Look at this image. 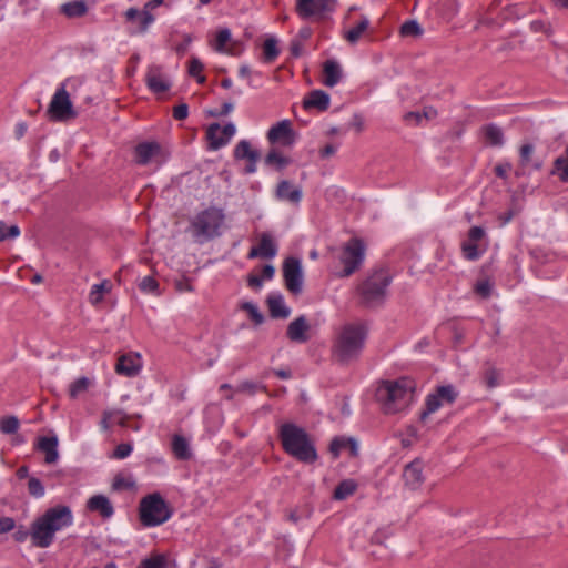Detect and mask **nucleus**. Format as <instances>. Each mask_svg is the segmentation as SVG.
<instances>
[{
	"label": "nucleus",
	"instance_id": "1",
	"mask_svg": "<svg viewBox=\"0 0 568 568\" xmlns=\"http://www.w3.org/2000/svg\"><path fill=\"white\" fill-rule=\"evenodd\" d=\"M414 389V382L406 377L385 381L376 389V399L385 414H397L412 404Z\"/></svg>",
	"mask_w": 568,
	"mask_h": 568
},
{
	"label": "nucleus",
	"instance_id": "2",
	"mask_svg": "<svg viewBox=\"0 0 568 568\" xmlns=\"http://www.w3.org/2000/svg\"><path fill=\"white\" fill-rule=\"evenodd\" d=\"M280 439L284 450L305 464H312L317 459V453L308 434L302 427L285 423L280 427Z\"/></svg>",
	"mask_w": 568,
	"mask_h": 568
},
{
	"label": "nucleus",
	"instance_id": "3",
	"mask_svg": "<svg viewBox=\"0 0 568 568\" xmlns=\"http://www.w3.org/2000/svg\"><path fill=\"white\" fill-rule=\"evenodd\" d=\"M73 524V515L68 506H55L38 518V547H49L57 531Z\"/></svg>",
	"mask_w": 568,
	"mask_h": 568
},
{
	"label": "nucleus",
	"instance_id": "4",
	"mask_svg": "<svg viewBox=\"0 0 568 568\" xmlns=\"http://www.w3.org/2000/svg\"><path fill=\"white\" fill-rule=\"evenodd\" d=\"M366 328L362 324H346L342 327L334 347V356L343 363H347L358 357L364 348L366 339Z\"/></svg>",
	"mask_w": 568,
	"mask_h": 568
},
{
	"label": "nucleus",
	"instance_id": "5",
	"mask_svg": "<svg viewBox=\"0 0 568 568\" xmlns=\"http://www.w3.org/2000/svg\"><path fill=\"white\" fill-rule=\"evenodd\" d=\"M224 219L223 211L217 207H209L200 212L191 222L194 237L210 240L220 235Z\"/></svg>",
	"mask_w": 568,
	"mask_h": 568
},
{
	"label": "nucleus",
	"instance_id": "6",
	"mask_svg": "<svg viewBox=\"0 0 568 568\" xmlns=\"http://www.w3.org/2000/svg\"><path fill=\"white\" fill-rule=\"evenodd\" d=\"M172 513L166 501L160 494H151L140 503V519L146 527H155L164 524Z\"/></svg>",
	"mask_w": 568,
	"mask_h": 568
},
{
	"label": "nucleus",
	"instance_id": "7",
	"mask_svg": "<svg viewBox=\"0 0 568 568\" xmlns=\"http://www.w3.org/2000/svg\"><path fill=\"white\" fill-rule=\"evenodd\" d=\"M392 277L384 270L373 273L361 286L359 293L362 302L367 306L381 304L386 296V290L390 284Z\"/></svg>",
	"mask_w": 568,
	"mask_h": 568
},
{
	"label": "nucleus",
	"instance_id": "8",
	"mask_svg": "<svg viewBox=\"0 0 568 568\" xmlns=\"http://www.w3.org/2000/svg\"><path fill=\"white\" fill-rule=\"evenodd\" d=\"M337 0H296L295 10L304 20L321 21L336 9Z\"/></svg>",
	"mask_w": 568,
	"mask_h": 568
},
{
	"label": "nucleus",
	"instance_id": "9",
	"mask_svg": "<svg viewBox=\"0 0 568 568\" xmlns=\"http://www.w3.org/2000/svg\"><path fill=\"white\" fill-rule=\"evenodd\" d=\"M365 256V245L359 239H351L344 246L341 262L344 265L341 277H347L359 268Z\"/></svg>",
	"mask_w": 568,
	"mask_h": 568
},
{
	"label": "nucleus",
	"instance_id": "10",
	"mask_svg": "<svg viewBox=\"0 0 568 568\" xmlns=\"http://www.w3.org/2000/svg\"><path fill=\"white\" fill-rule=\"evenodd\" d=\"M48 114L51 120L59 122H68L77 118L78 113L64 88H60L52 97Z\"/></svg>",
	"mask_w": 568,
	"mask_h": 568
},
{
	"label": "nucleus",
	"instance_id": "11",
	"mask_svg": "<svg viewBox=\"0 0 568 568\" xmlns=\"http://www.w3.org/2000/svg\"><path fill=\"white\" fill-rule=\"evenodd\" d=\"M169 158V153L155 141L139 143L134 149V159L139 165H161Z\"/></svg>",
	"mask_w": 568,
	"mask_h": 568
},
{
	"label": "nucleus",
	"instance_id": "12",
	"mask_svg": "<svg viewBox=\"0 0 568 568\" xmlns=\"http://www.w3.org/2000/svg\"><path fill=\"white\" fill-rule=\"evenodd\" d=\"M457 390L452 385L439 386L435 393L429 394L426 398V409L422 413L420 418L426 417L439 409L444 404H452L457 398Z\"/></svg>",
	"mask_w": 568,
	"mask_h": 568
},
{
	"label": "nucleus",
	"instance_id": "13",
	"mask_svg": "<svg viewBox=\"0 0 568 568\" xmlns=\"http://www.w3.org/2000/svg\"><path fill=\"white\" fill-rule=\"evenodd\" d=\"M283 277L286 288L292 294H300L303 288V271L301 261L295 257H288L283 264Z\"/></svg>",
	"mask_w": 568,
	"mask_h": 568
},
{
	"label": "nucleus",
	"instance_id": "14",
	"mask_svg": "<svg viewBox=\"0 0 568 568\" xmlns=\"http://www.w3.org/2000/svg\"><path fill=\"white\" fill-rule=\"evenodd\" d=\"M38 453L43 455L45 465H55L60 458L58 435L50 430L47 435L38 436Z\"/></svg>",
	"mask_w": 568,
	"mask_h": 568
},
{
	"label": "nucleus",
	"instance_id": "15",
	"mask_svg": "<svg viewBox=\"0 0 568 568\" xmlns=\"http://www.w3.org/2000/svg\"><path fill=\"white\" fill-rule=\"evenodd\" d=\"M236 132L233 123H227L221 126L217 123L211 124L206 130V139L209 140L210 149L219 150L226 145Z\"/></svg>",
	"mask_w": 568,
	"mask_h": 568
},
{
	"label": "nucleus",
	"instance_id": "16",
	"mask_svg": "<svg viewBox=\"0 0 568 568\" xmlns=\"http://www.w3.org/2000/svg\"><path fill=\"white\" fill-rule=\"evenodd\" d=\"M145 83L155 94L164 93L171 88L170 78L164 74L162 68L156 64H152L148 68Z\"/></svg>",
	"mask_w": 568,
	"mask_h": 568
},
{
	"label": "nucleus",
	"instance_id": "17",
	"mask_svg": "<svg viewBox=\"0 0 568 568\" xmlns=\"http://www.w3.org/2000/svg\"><path fill=\"white\" fill-rule=\"evenodd\" d=\"M267 139L271 143H280L290 146L295 142V133L288 120H283L272 126L267 132Z\"/></svg>",
	"mask_w": 568,
	"mask_h": 568
},
{
	"label": "nucleus",
	"instance_id": "18",
	"mask_svg": "<svg viewBox=\"0 0 568 568\" xmlns=\"http://www.w3.org/2000/svg\"><path fill=\"white\" fill-rule=\"evenodd\" d=\"M258 239H260L258 245L253 246L250 250L247 257L248 258H256V257L273 258V257H275L277 254V245H276L273 236L267 232H263L260 234Z\"/></svg>",
	"mask_w": 568,
	"mask_h": 568
},
{
	"label": "nucleus",
	"instance_id": "19",
	"mask_svg": "<svg viewBox=\"0 0 568 568\" xmlns=\"http://www.w3.org/2000/svg\"><path fill=\"white\" fill-rule=\"evenodd\" d=\"M142 368V359L138 353H129L119 357L115 371L118 374L133 377L140 373Z\"/></svg>",
	"mask_w": 568,
	"mask_h": 568
},
{
	"label": "nucleus",
	"instance_id": "20",
	"mask_svg": "<svg viewBox=\"0 0 568 568\" xmlns=\"http://www.w3.org/2000/svg\"><path fill=\"white\" fill-rule=\"evenodd\" d=\"M403 478L405 480L406 486H408L409 488H418L424 481L422 462L415 459L412 463L407 464L404 468Z\"/></svg>",
	"mask_w": 568,
	"mask_h": 568
},
{
	"label": "nucleus",
	"instance_id": "21",
	"mask_svg": "<svg viewBox=\"0 0 568 568\" xmlns=\"http://www.w3.org/2000/svg\"><path fill=\"white\" fill-rule=\"evenodd\" d=\"M267 306L270 311V315L273 318H286L291 314L290 307L286 306L284 302V297L278 292H272L267 296Z\"/></svg>",
	"mask_w": 568,
	"mask_h": 568
},
{
	"label": "nucleus",
	"instance_id": "22",
	"mask_svg": "<svg viewBox=\"0 0 568 568\" xmlns=\"http://www.w3.org/2000/svg\"><path fill=\"white\" fill-rule=\"evenodd\" d=\"M308 328L305 316H300L288 324L286 334L292 342L305 343L308 339L306 334Z\"/></svg>",
	"mask_w": 568,
	"mask_h": 568
},
{
	"label": "nucleus",
	"instance_id": "23",
	"mask_svg": "<svg viewBox=\"0 0 568 568\" xmlns=\"http://www.w3.org/2000/svg\"><path fill=\"white\" fill-rule=\"evenodd\" d=\"M303 106L306 110L325 111L329 106V95L323 90H313L304 98Z\"/></svg>",
	"mask_w": 568,
	"mask_h": 568
},
{
	"label": "nucleus",
	"instance_id": "24",
	"mask_svg": "<svg viewBox=\"0 0 568 568\" xmlns=\"http://www.w3.org/2000/svg\"><path fill=\"white\" fill-rule=\"evenodd\" d=\"M276 197L281 201L297 204L302 199V191L301 189L293 186L291 182L284 180L277 185Z\"/></svg>",
	"mask_w": 568,
	"mask_h": 568
},
{
	"label": "nucleus",
	"instance_id": "25",
	"mask_svg": "<svg viewBox=\"0 0 568 568\" xmlns=\"http://www.w3.org/2000/svg\"><path fill=\"white\" fill-rule=\"evenodd\" d=\"M87 507L91 511L99 513L104 518H110L114 513L113 506L111 505L109 498L104 495L92 496L88 500Z\"/></svg>",
	"mask_w": 568,
	"mask_h": 568
},
{
	"label": "nucleus",
	"instance_id": "26",
	"mask_svg": "<svg viewBox=\"0 0 568 568\" xmlns=\"http://www.w3.org/2000/svg\"><path fill=\"white\" fill-rule=\"evenodd\" d=\"M342 79V68L335 60H326L323 65V83L326 87L336 85Z\"/></svg>",
	"mask_w": 568,
	"mask_h": 568
},
{
	"label": "nucleus",
	"instance_id": "27",
	"mask_svg": "<svg viewBox=\"0 0 568 568\" xmlns=\"http://www.w3.org/2000/svg\"><path fill=\"white\" fill-rule=\"evenodd\" d=\"M125 18L128 21H136L139 23V32H145L154 21V17L148 9L139 11L135 8H130L125 12Z\"/></svg>",
	"mask_w": 568,
	"mask_h": 568
},
{
	"label": "nucleus",
	"instance_id": "28",
	"mask_svg": "<svg viewBox=\"0 0 568 568\" xmlns=\"http://www.w3.org/2000/svg\"><path fill=\"white\" fill-rule=\"evenodd\" d=\"M369 27V20L367 17H361V19L354 23L348 30L344 32V38L351 44H355L362 38V36L367 31Z\"/></svg>",
	"mask_w": 568,
	"mask_h": 568
},
{
	"label": "nucleus",
	"instance_id": "29",
	"mask_svg": "<svg viewBox=\"0 0 568 568\" xmlns=\"http://www.w3.org/2000/svg\"><path fill=\"white\" fill-rule=\"evenodd\" d=\"M485 142L491 146H501L504 144L503 130L496 124H487L483 129Z\"/></svg>",
	"mask_w": 568,
	"mask_h": 568
},
{
	"label": "nucleus",
	"instance_id": "30",
	"mask_svg": "<svg viewBox=\"0 0 568 568\" xmlns=\"http://www.w3.org/2000/svg\"><path fill=\"white\" fill-rule=\"evenodd\" d=\"M88 6L84 0H75L63 3L61 6V12L68 18H79L87 13Z\"/></svg>",
	"mask_w": 568,
	"mask_h": 568
},
{
	"label": "nucleus",
	"instance_id": "31",
	"mask_svg": "<svg viewBox=\"0 0 568 568\" xmlns=\"http://www.w3.org/2000/svg\"><path fill=\"white\" fill-rule=\"evenodd\" d=\"M357 489V484L353 479L342 480L334 490L333 498L344 500L352 496Z\"/></svg>",
	"mask_w": 568,
	"mask_h": 568
},
{
	"label": "nucleus",
	"instance_id": "32",
	"mask_svg": "<svg viewBox=\"0 0 568 568\" xmlns=\"http://www.w3.org/2000/svg\"><path fill=\"white\" fill-rule=\"evenodd\" d=\"M234 158L237 160H254L258 159L260 154L253 150L251 143L246 140H241L234 149Z\"/></svg>",
	"mask_w": 568,
	"mask_h": 568
},
{
	"label": "nucleus",
	"instance_id": "33",
	"mask_svg": "<svg viewBox=\"0 0 568 568\" xmlns=\"http://www.w3.org/2000/svg\"><path fill=\"white\" fill-rule=\"evenodd\" d=\"M552 174H557L561 182H568V145L564 153L555 160Z\"/></svg>",
	"mask_w": 568,
	"mask_h": 568
},
{
	"label": "nucleus",
	"instance_id": "34",
	"mask_svg": "<svg viewBox=\"0 0 568 568\" xmlns=\"http://www.w3.org/2000/svg\"><path fill=\"white\" fill-rule=\"evenodd\" d=\"M172 450H173L174 455L176 456V458H179V459L185 460L191 457L189 443L184 437H182L180 435L173 436Z\"/></svg>",
	"mask_w": 568,
	"mask_h": 568
},
{
	"label": "nucleus",
	"instance_id": "35",
	"mask_svg": "<svg viewBox=\"0 0 568 568\" xmlns=\"http://www.w3.org/2000/svg\"><path fill=\"white\" fill-rule=\"evenodd\" d=\"M346 447L351 448V452L353 455L357 454V444L352 438H348V439L339 438V437L334 438L329 445V450L334 455V457H337L339 455V453Z\"/></svg>",
	"mask_w": 568,
	"mask_h": 568
},
{
	"label": "nucleus",
	"instance_id": "36",
	"mask_svg": "<svg viewBox=\"0 0 568 568\" xmlns=\"http://www.w3.org/2000/svg\"><path fill=\"white\" fill-rule=\"evenodd\" d=\"M231 41V32L229 29H222L217 32L214 49L217 52L233 54V50L227 47Z\"/></svg>",
	"mask_w": 568,
	"mask_h": 568
},
{
	"label": "nucleus",
	"instance_id": "37",
	"mask_svg": "<svg viewBox=\"0 0 568 568\" xmlns=\"http://www.w3.org/2000/svg\"><path fill=\"white\" fill-rule=\"evenodd\" d=\"M110 287L111 285L108 281L94 284L89 293L90 303L93 305L99 304L103 300L104 294L110 291Z\"/></svg>",
	"mask_w": 568,
	"mask_h": 568
},
{
	"label": "nucleus",
	"instance_id": "38",
	"mask_svg": "<svg viewBox=\"0 0 568 568\" xmlns=\"http://www.w3.org/2000/svg\"><path fill=\"white\" fill-rule=\"evenodd\" d=\"M91 381L87 377H80L70 385L69 394L71 398L82 396L90 387Z\"/></svg>",
	"mask_w": 568,
	"mask_h": 568
},
{
	"label": "nucleus",
	"instance_id": "39",
	"mask_svg": "<svg viewBox=\"0 0 568 568\" xmlns=\"http://www.w3.org/2000/svg\"><path fill=\"white\" fill-rule=\"evenodd\" d=\"M280 51L277 49V41L274 38H267L263 44V55L266 62H273Z\"/></svg>",
	"mask_w": 568,
	"mask_h": 568
},
{
	"label": "nucleus",
	"instance_id": "40",
	"mask_svg": "<svg viewBox=\"0 0 568 568\" xmlns=\"http://www.w3.org/2000/svg\"><path fill=\"white\" fill-rule=\"evenodd\" d=\"M19 428V419L16 416L0 418V430L6 435L16 434Z\"/></svg>",
	"mask_w": 568,
	"mask_h": 568
},
{
	"label": "nucleus",
	"instance_id": "41",
	"mask_svg": "<svg viewBox=\"0 0 568 568\" xmlns=\"http://www.w3.org/2000/svg\"><path fill=\"white\" fill-rule=\"evenodd\" d=\"M265 163L281 170L290 163V160L283 156L278 151L271 150L265 158Z\"/></svg>",
	"mask_w": 568,
	"mask_h": 568
},
{
	"label": "nucleus",
	"instance_id": "42",
	"mask_svg": "<svg viewBox=\"0 0 568 568\" xmlns=\"http://www.w3.org/2000/svg\"><path fill=\"white\" fill-rule=\"evenodd\" d=\"M462 250L464 256L469 261H476L480 257V251L478 250V245L476 242H470V240H466L462 244Z\"/></svg>",
	"mask_w": 568,
	"mask_h": 568
},
{
	"label": "nucleus",
	"instance_id": "43",
	"mask_svg": "<svg viewBox=\"0 0 568 568\" xmlns=\"http://www.w3.org/2000/svg\"><path fill=\"white\" fill-rule=\"evenodd\" d=\"M204 69V65L203 63L200 61V59L193 57L191 60H190V64H189V74L193 78H195L197 80L199 83H204L205 82V77L201 74V72L203 71Z\"/></svg>",
	"mask_w": 568,
	"mask_h": 568
},
{
	"label": "nucleus",
	"instance_id": "44",
	"mask_svg": "<svg viewBox=\"0 0 568 568\" xmlns=\"http://www.w3.org/2000/svg\"><path fill=\"white\" fill-rule=\"evenodd\" d=\"M423 32L419 23L415 20L406 21L400 27V33L404 37H418Z\"/></svg>",
	"mask_w": 568,
	"mask_h": 568
},
{
	"label": "nucleus",
	"instance_id": "45",
	"mask_svg": "<svg viewBox=\"0 0 568 568\" xmlns=\"http://www.w3.org/2000/svg\"><path fill=\"white\" fill-rule=\"evenodd\" d=\"M241 308L247 312V314L250 315L251 320L255 324L260 325V324L263 323L264 316H263V314L260 312L258 307L254 303H252V302H244V303H242Z\"/></svg>",
	"mask_w": 568,
	"mask_h": 568
},
{
	"label": "nucleus",
	"instance_id": "46",
	"mask_svg": "<svg viewBox=\"0 0 568 568\" xmlns=\"http://www.w3.org/2000/svg\"><path fill=\"white\" fill-rule=\"evenodd\" d=\"M139 568H166V560L163 556L158 555L143 560Z\"/></svg>",
	"mask_w": 568,
	"mask_h": 568
},
{
	"label": "nucleus",
	"instance_id": "47",
	"mask_svg": "<svg viewBox=\"0 0 568 568\" xmlns=\"http://www.w3.org/2000/svg\"><path fill=\"white\" fill-rule=\"evenodd\" d=\"M28 536H30L32 542L36 544V519L30 523L28 530L19 529L14 532V539L17 541H23Z\"/></svg>",
	"mask_w": 568,
	"mask_h": 568
},
{
	"label": "nucleus",
	"instance_id": "48",
	"mask_svg": "<svg viewBox=\"0 0 568 568\" xmlns=\"http://www.w3.org/2000/svg\"><path fill=\"white\" fill-rule=\"evenodd\" d=\"M139 287L145 293L156 294L159 284L152 276H144L139 283Z\"/></svg>",
	"mask_w": 568,
	"mask_h": 568
},
{
	"label": "nucleus",
	"instance_id": "49",
	"mask_svg": "<svg viewBox=\"0 0 568 568\" xmlns=\"http://www.w3.org/2000/svg\"><path fill=\"white\" fill-rule=\"evenodd\" d=\"M499 373L495 368H488L485 373V383L487 387L494 388L499 385Z\"/></svg>",
	"mask_w": 568,
	"mask_h": 568
},
{
	"label": "nucleus",
	"instance_id": "50",
	"mask_svg": "<svg viewBox=\"0 0 568 568\" xmlns=\"http://www.w3.org/2000/svg\"><path fill=\"white\" fill-rule=\"evenodd\" d=\"M132 445L128 443H123L116 446L113 452L112 457L116 459H124L132 453Z\"/></svg>",
	"mask_w": 568,
	"mask_h": 568
},
{
	"label": "nucleus",
	"instance_id": "51",
	"mask_svg": "<svg viewBox=\"0 0 568 568\" xmlns=\"http://www.w3.org/2000/svg\"><path fill=\"white\" fill-rule=\"evenodd\" d=\"M257 389H265L263 385H257L253 382H243L237 386V392L254 394Z\"/></svg>",
	"mask_w": 568,
	"mask_h": 568
},
{
	"label": "nucleus",
	"instance_id": "52",
	"mask_svg": "<svg viewBox=\"0 0 568 568\" xmlns=\"http://www.w3.org/2000/svg\"><path fill=\"white\" fill-rule=\"evenodd\" d=\"M484 236H485V230L480 226H473L468 231V240H470V242L478 243L480 240L484 239Z\"/></svg>",
	"mask_w": 568,
	"mask_h": 568
},
{
	"label": "nucleus",
	"instance_id": "53",
	"mask_svg": "<svg viewBox=\"0 0 568 568\" xmlns=\"http://www.w3.org/2000/svg\"><path fill=\"white\" fill-rule=\"evenodd\" d=\"M534 153V145L532 144H524L521 148H520V161L523 164H527L530 159H531V155Z\"/></svg>",
	"mask_w": 568,
	"mask_h": 568
},
{
	"label": "nucleus",
	"instance_id": "54",
	"mask_svg": "<svg viewBox=\"0 0 568 568\" xmlns=\"http://www.w3.org/2000/svg\"><path fill=\"white\" fill-rule=\"evenodd\" d=\"M491 286L488 281H480L475 285V291L483 297H488L490 294Z\"/></svg>",
	"mask_w": 568,
	"mask_h": 568
},
{
	"label": "nucleus",
	"instance_id": "55",
	"mask_svg": "<svg viewBox=\"0 0 568 568\" xmlns=\"http://www.w3.org/2000/svg\"><path fill=\"white\" fill-rule=\"evenodd\" d=\"M189 106L185 103L179 104L173 109V116L176 120H184L187 118Z\"/></svg>",
	"mask_w": 568,
	"mask_h": 568
},
{
	"label": "nucleus",
	"instance_id": "56",
	"mask_svg": "<svg viewBox=\"0 0 568 568\" xmlns=\"http://www.w3.org/2000/svg\"><path fill=\"white\" fill-rule=\"evenodd\" d=\"M14 528V521L9 517L0 518V534L8 532Z\"/></svg>",
	"mask_w": 568,
	"mask_h": 568
},
{
	"label": "nucleus",
	"instance_id": "57",
	"mask_svg": "<svg viewBox=\"0 0 568 568\" xmlns=\"http://www.w3.org/2000/svg\"><path fill=\"white\" fill-rule=\"evenodd\" d=\"M115 415H119V413H112L110 410H105L103 413V417H102V420H101V427L106 430L110 428V426L112 425V418L113 416Z\"/></svg>",
	"mask_w": 568,
	"mask_h": 568
},
{
	"label": "nucleus",
	"instance_id": "58",
	"mask_svg": "<svg viewBox=\"0 0 568 568\" xmlns=\"http://www.w3.org/2000/svg\"><path fill=\"white\" fill-rule=\"evenodd\" d=\"M133 486V483L129 481L124 477L116 476L113 481L114 489H123V488H130Z\"/></svg>",
	"mask_w": 568,
	"mask_h": 568
},
{
	"label": "nucleus",
	"instance_id": "59",
	"mask_svg": "<svg viewBox=\"0 0 568 568\" xmlns=\"http://www.w3.org/2000/svg\"><path fill=\"white\" fill-rule=\"evenodd\" d=\"M510 169H511V165L509 163H501V164L496 165L495 172L499 178L505 179L507 176L508 172L510 171Z\"/></svg>",
	"mask_w": 568,
	"mask_h": 568
},
{
	"label": "nucleus",
	"instance_id": "60",
	"mask_svg": "<svg viewBox=\"0 0 568 568\" xmlns=\"http://www.w3.org/2000/svg\"><path fill=\"white\" fill-rule=\"evenodd\" d=\"M112 413H119V415L113 416L112 424H119L120 426H126L128 416L122 410H111Z\"/></svg>",
	"mask_w": 568,
	"mask_h": 568
},
{
	"label": "nucleus",
	"instance_id": "61",
	"mask_svg": "<svg viewBox=\"0 0 568 568\" xmlns=\"http://www.w3.org/2000/svg\"><path fill=\"white\" fill-rule=\"evenodd\" d=\"M423 120V113L420 112H408L405 114V121L408 123H416L419 124Z\"/></svg>",
	"mask_w": 568,
	"mask_h": 568
},
{
	"label": "nucleus",
	"instance_id": "62",
	"mask_svg": "<svg viewBox=\"0 0 568 568\" xmlns=\"http://www.w3.org/2000/svg\"><path fill=\"white\" fill-rule=\"evenodd\" d=\"M422 113H423V119H426V120H433L437 116V110L434 109L433 106H426Z\"/></svg>",
	"mask_w": 568,
	"mask_h": 568
},
{
	"label": "nucleus",
	"instance_id": "63",
	"mask_svg": "<svg viewBox=\"0 0 568 568\" xmlns=\"http://www.w3.org/2000/svg\"><path fill=\"white\" fill-rule=\"evenodd\" d=\"M175 287L179 292H191L193 288H192V285L187 282V281H178L175 283Z\"/></svg>",
	"mask_w": 568,
	"mask_h": 568
},
{
	"label": "nucleus",
	"instance_id": "64",
	"mask_svg": "<svg viewBox=\"0 0 568 568\" xmlns=\"http://www.w3.org/2000/svg\"><path fill=\"white\" fill-rule=\"evenodd\" d=\"M247 282L248 285L254 288H260L263 283L262 278L256 275H250Z\"/></svg>",
	"mask_w": 568,
	"mask_h": 568
}]
</instances>
